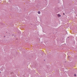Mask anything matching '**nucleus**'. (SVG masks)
Segmentation results:
<instances>
[{
	"instance_id": "obj_5",
	"label": "nucleus",
	"mask_w": 77,
	"mask_h": 77,
	"mask_svg": "<svg viewBox=\"0 0 77 77\" xmlns=\"http://www.w3.org/2000/svg\"><path fill=\"white\" fill-rule=\"evenodd\" d=\"M5 36H4V37L5 38Z\"/></svg>"
},
{
	"instance_id": "obj_3",
	"label": "nucleus",
	"mask_w": 77,
	"mask_h": 77,
	"mask_svg": "<svg viewBox=\"0 0 77 77\" xmlns=\"http://www.w3.org/2000/svg\"><path fill=\"white\" fill-rule=\"evenodd\" d=\"M74 76H76V74H75L74 75Z\"/></svg>"
},
{
	"instance_id": "obj_4",
	"label": "nucleus",
	"mask_w": 77,
	"mask_h": 77,
	"mask_svg": "<svg viewBox=\"0 0 77 77\" xmlns=\"http://www.w3.org/2000/svg\"><path fill=\"white\" fill-rule=\"evenodd\" d=\"M63 15H65V13H63Z\"/></svg>"
},
{
	"instance_id": "obj_1",
	"label": "nucleus",
	"mask_w": 77,
	"mask_h": 77,
	"mask_svg": "<svg viewBox=\"0 0 77 77\" xmlns=\"http://www.w3.org/2000/svg\"><path fill=\"white\" fill-rule=\"evenodd\" d=\"M57 16H58V17H61V16L60 15V14H58L57 15Z\"/></svg>"
},
{
	"instance_id": "obj_2",
	"label": "nucleus",
	"mask_w": 77,
	"mask_h": 77,
	"mask_svg": "<svg viewBox=\"0 0 77 77\" xmlns=\"http://www.w3.org/2000/svg\"><path fill=\"white\" fill-rule=\"evenodd\" d=\"M38 14H41V12H40V11H38Z\"/></svg>"
}]
</instances>
